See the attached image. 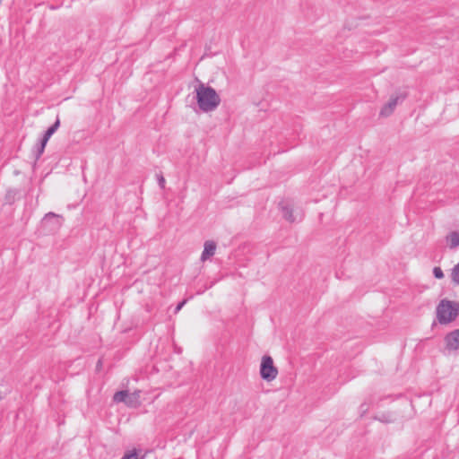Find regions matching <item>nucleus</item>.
I'll use <instances>...</instances> for the list:
<instances>
[{
    "mask_svg": "<svg viewBox=\"0 0 459 459\" xmlns=\"http://www.w3.org/2000/svg\"><path fill=\"white\" fill-rule=\"evenodd\" d=\"M195 91L197 104L202 111H212L220 105L221 98L213 88L200 83Z\"/></svg>",
    "mask_w": 459,
    "mask_h": 459,
    "instance_id": "nucleus-1",
    "label": "nucleus"
},
{
    "mask_svg": "<svg viewBox=\"0 0 459 459\" xmlns=\"http://www.w3.org/2000/svg\"><path fill=\"white\" fill-rule=\"evenodd\" d=\"M459 313V303L443 299L437 307V316L440 324L454 321Z\"/></svg>",
    "mask_w": 459,
    "mask_h": 459,
    "instance_id": "nucleus-2",
    "label": "nucleus"
},
{
    "mask_svg": "<svg viewBox=\"0 0 459 459\" xmlns=\"http://www.w3.org/2000/svg\"><path fill=\"white\" fill-rule=\"evenodd\" d=\"M261 377L265 381H273L278 375V369L273 365V360L270 356H264L260 365Z\"/></svg>",
    "mask_w": 459,
    "mask_h": 459,
    "instance_id": "nucleus-3",
    "label": "nucleus"
},
{
    "mask_svg": "<svg viewBox=\"0 0 459 459\" xmlns=\"http://www.w3.org/2000/svg\"><path fill=\"white\" fill-rule=\"evenodd\" d=\"M406 99V94L403 92L392 95L388 102L383 106L379 115L380 117H387L393 114L398 104L402 103Z\"/></svg>",
    "mask_w": 459,
    "mask_h": 459,
    "instance_id": "nucleus-4",
    "label": "nucleus"
},
{
    "mask_svg": "<svg viewBox=\"0 0 459 459\" xmlns=\"http://www.w3.org/2000/svg\"><path fill=\"white\" fill-rule=\"evenodd\" d=\"M282 215L285 220H287L290 222H295L297 221H301L303 214L301 212H297L296 215H294V211L292 206L288 203H281L280 204Z\"/></svg>",
    "mask_w": 459,
    "mask_h": 459,
    "instance_id": "nucleus-5",
    "label": "nucleus"
},
{
    "mask_svg": "<svg viewBox=\"0 0 459 459\" xmlns=\"http://www.w3.org/2000/svg\"><path fill=\"white\" fill-rule=\"evenodd\" d=\"M446 347L449 351L459 349V329L448 333L445 337Z\"/></svg>",
    "mask_w": 459,
    "mask_h": 459,
    "instance_id": "nucleus-6",
    "label": "nucleus"
},
{
    "mask_svg": "<svg viewBox=\"0 0 459 459\" xmlns=\"http://www.w3.org/2000/svg\"><path fill=\"white\" fill-rule=\"evenodd\" d=\"M216 243L212 240L204 242V251L201 255V260L205 261L215 254Z\"/></svg>",
    "mask_w": 459,
    "mask_h": 459,
    "instance_id": "nucleus-7",
    "label": "nucleus"
},
{
    "mask_svg": "<svg viewBox=\"0 0 459 459\" xmlns=\"http://www.w3.org/2000/svg\"><path fill=\"white\" fill-rule=\"evenodd\" d=\"M140 391H135L132 394L127 392V397L126 404L130 407H137L140 403Z\"/></svg>",
    "mask_w": 459,
    "mask_h": 459,
    "instance_id": "nucleus-8",
    "label": "nucleus"
},
{
    "mask_svg": "<svg viewBox=\"0 0 459 459\" xmlns=\"http://www.w3.org/2000/svg\"><path fill=\"white\" fill-rule=\"evenodd\" d=\"M60 126V120L59 118L57 117L56 122L48 128V130L45 132L43 137H42V140H44L45 142H48L49 140V138L52 136V134H54L56 133V131L58 129Z\"/></svg>",
    "mask_w": 459,
    "mask_h": 459,
    "instance_id": "nucleus-9",
    "label": "nucleus"
},
{
    "mask_svg": "<svg viewBox=\"0 0 459 459\" xmlns=\"http://www.w3.org/2000/svg\"><path fill=\"white\" fill-rule=\"evenodd\" d=\"M446 240L449 242V247L451 249L459 247V232L453 231L447 237Z\"/></svg>",
    "mask_w": 459,
    "mask_h": 459,
    "instance_id": "nucleus-10",
    "label": "nucleus"
},
{
    "mask_svg": "<svg viewBox=\"0 0 459 459\" xmlns=\"http://www.w3.org/2000/svg\"><path fill=\"white\" fill-rule=\"evenodd\" d=\"M126 397H127V391L122 390V391H118V392L115 393V394L113 396V400L116 403H126Z\"/></svg>",
    "mask_w": 459,
    "mask_h": 459,
    "instance_id": "nucleus-11",
    "label": "nucleus"
},
{
    "mask_svg": "<svg viewBox=\"0 0 459 459\" xmlns=\"http://www.w3.org/2000/svg\"><path fill=\"white\" fill-rule=\"evenodd\" d=\"M376 419L381 422L390 423L394 420V416L390 412H386L378 415L377 417H376Z\"/></svg>",
    "mask_w": 459,
    "mask_h": 459,
    "instance_id": "nucleus-12",
    "label": "nucleus"
},
{
    "mask_svg": "<svg viewBox=\"0 0 459 459\" xmlns=\"http://www.w3.org/2000/svg\"><path fill=\"white\" fill-rule=\"evenodd\" d=\"M48 142H45L44 140H40L39 143L36 145V153L35 158L36 160L39 159L42 153L44 152L46 144Z\"/></svg>",
    "mask_w": 459,
    "mask_h": 459,
    "instance_id": "nucleus-13",
    "label": "nucleus"
},
{
    "mask_svg": "<svg viewBox=\"0 0 459 459\" xmlns=\"http://www.w3.org/2000/svg\"><path fill=\"white\" fill-rule=\"evenodd\" d=\"M19 192L17 190H8L5 194L4 200L6 204H13Z\"/></svg>",
    "mask_w": 459,
    "mask_h": 459,
    "instance_id": "nucleus-14",
    "label": "nucleus"
},
{
    "mask_svg": "<svg viewBox=\"0 0 459 459\" xmlns=\"http://www.w3.org/2000/svg\"><path fill=\"white\" fill-rule=\"evenodd\" d=\"M143 456H141L140 454L135 450L127 451L124 454L121 459H143Z\"/></svg>",
    "mask_w": 459,
    "mask_h": 459,
    "instance_id": "nucleus-15",
    "label": "nucleus"
},
{
    "mask_svg": "<svg viewBox=\"0 0 459 459\" xmlns=\"http://www.w3.org/2000/svg\"><path fill=\"white\" fill-rule=\"evenodd\" d=\"M451 278L454 282L459 283V263L452 269Z\"/></svg>",
    "mask_w": 459,
    "mask_h": 459,
    "instance_id": "nucleus-16",
    "label": "nucleus"
},
{
    "mask_svg": "<svg viewBox=\"0 0 459 459\" xmlns=\"http://www.w3.org/2000/svg\"><path fill=\"white\" fill-rule=\"evenodd\" d=\"M433 274H434L435 278H437V279L444 278V273L440 267H437V266L434 267Z\"/></svg>",
    "mask_w": 459,
    "mask_h": 459,
    "instance_id": "nucleus-17",
    "label": "nucleus"
},
{
    "mask_svg": "<svg viewBox=\"0 0 459 459\" xmlns=\"http://www.w3.org/2000/svg\"><path fill=\"white\" fill-rule=\"evenodd\" d=\"M186 301H187L186 299H184V300H182L181 302H179V303L177 305V307H176V308H175V313H176V314H177V313H178V312L182 309V307L185 306V304L186 303Z\"/></svg>",
    "mask_w": 459,
    "mask_h": 459,
    "instance_id": "nucleus-18",
    "label": "nucleus"
},
{
    "mask_svg": "<svg viewBox=\"0 0 459 459\" xmlns=\"http://www.w3.org/2000/svg\"><path fill=\"white\" fill-rule=\"evenodd\" d=\"M158 183H159V186L160 188H164L165 187V178H163V176H159L158 178Z\"/></svg>",
    "mask_w": 459,
    "mask_h": 459,
    "instance_id": "nucleus-19",
    "label": "nucleus"
},
{
    "mask_svg": "<svg viewBox=\"0 0 459 459\" xmlns=\"http://www.w3.org/2000/svg\"><path fill=\"white\" fill-rule=\"evenodd\" d=\"M368 404H366V403H362V404L360 405V412H361L362 414H363V413H365V412L368 411Z\"/></svg>",
    "mask_w": 459,
    "mask_h": 459,
    "instance_id": "nucleus-20",
    "label": "nucleus"
},
{
    "mask_svg": "<svg viewBox=\"0 0 459 459\" xmlns=\"http://www.w3.org/2000/svg\"><path fill=\"white\" fill-rule=\"evenodd\" d=\"M50 217H56V214H55L54 212H48L45 215V220L50 218Z\"/></svg>",
    "mask_w": 459,
    "mask_h": 459,
    "instance_id": "nucleus-21",
    "label": "nucleus"
},
{
    "mask_svg": "<svg viewBox=\"0 0 459 459\" xmlns=\"http://www.w3.org/2000/svg\"><path fill=\"white\" fill-rule=\"evenodd\" d=\"M212 285H213V282H211V283L209 284V286H206V287H205V289H204V290H207V289L212 288Z\"/></svg>",
    "mask_w": 459,
    "mask_h": 459,
    "instance_id": "nucleus-22",
    "label": "nucleus"
},
{
    "mask_svg": "<svg viewBox=\"0 0 459 459\" xmlns=\"http://www.w3.org/2000/svg\"><path fill=\"white\" fill-rule=\"evenodd\" d=\"M204 290H198V291H197V294H202V293H204Z\"/></svg>",
    "mask_w": 459,
    "mask_h": 459,
    "instance_id": "nucleus-23",
    "label": "nucleus"
}]
</instances>
